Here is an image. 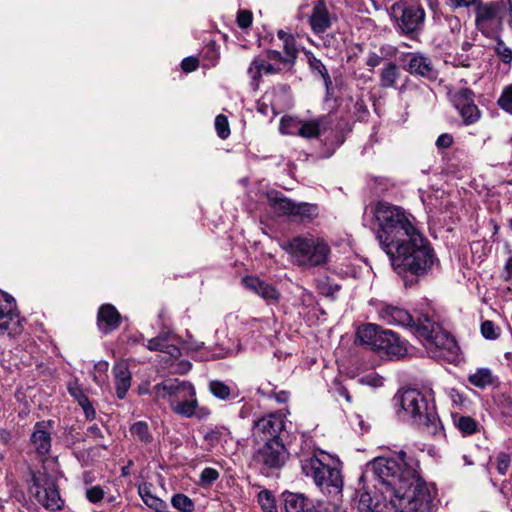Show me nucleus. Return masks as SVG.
Wrapping results in <instances>:
<instances>
[{
	"mask_svg": "<svg viewBox=\"0 0 512 512\" xmlns=\"http://www.w3.org/2000/svg\"><path fill=\"white\" fill-rule=\"evenodd\" d=\"M266 58L270 61H275L279 64H282L284 67L291 68L294 64H290L286 61L287 55L284 53L275 50V49H269L266 51Z\"/></svg>",
	"mask_w": 512,
	"mask_h": 512,
	"instance_id": "obj_49",
	"label": "nucleus"
},
{
	"mask_svg": "<svg viewBox=\"0 0 512 512\" xmlns=\"http://www.w3.org/2000/svg\"><path fill=\"white\" fill-rule=\"evenodd\" d=\"M382 60L383 58L381 56L374 52H371L367 57L366 65L369 66L370 68H375L381 64Z\"/></svg>",
	"mask_w": 512,
	"mask_h": 512,
	"instance_id": "obj_61",
	"label": "nucleus"
},
{
	"mask_svg": "<svg viewBox=\"0 0 512 512\" xmlns=\"http://www.w3.org/2000/svg\"><path fill=\"white\" fill-rule=\"evenodd\" d=\"M163 352L169 354L174 359L181 356L180 349L176 345L169 343V341L166 342Z\"/></svg>",
	"mask_w": 512,
	"mask_h": 512,
	"instance_id": "obj_60",
	"label": "nucleus"
},
{
	"mask_svg": "<svg viewBox=\"0 0 512 512\" xmlns=\"http://www.w3.org/2000/svg\"><path fill=\"white\" fill-rule=\"evenodd\" d=\"M219 478V472L211 467H206L200 473L199 484L201 486H210Z\"/></svg>",
	"mask_w": 512,
	"mask_h": 512,
	"instance_id": "obj_45",
	"label": "nucleus"
},
{
	"mask_svg": "<svg viewBox=\"0 0 512 512\" xmlns=\"http://www.w3.org/2000/svg\"><path fill=\"white\" fill-rule=\"evenodd\" d=\"M138 494L144 503L154 496L151 485L148 483H143L138 486Z\"/></svg>",
	"mask_w": 512,
	"mask_h": 512,
	"instance_id": "obj_57",
	"label": "nucleus"
},
{
	"mask_svg": "<svg viewBox=\"0 0 512 512\" xmlns=\"http://www.w3.org/2000/svg\"><path fill=\"white\" fill-rule=\"evenodd\" d=\"M360 483L374 481L381 501L388 502L396 512H434L433 499L420 478L417 464L408 461L405 453L376 457L367 463Z\"/></svg>",
	"mask_w": 512,
	"mask_h": 512,
	"instance_id": "obj_1",
	"label": "nucleus"
},
{
	"mask_svg": "<svg viewBox=\"0 0 512 512\" xmlns=\"http://www.w3.org/2000/svg\"><path fill=\"white\" fill-rule=\"evenodd\" d=\"M394 400L411 421L424 432L433 436L441 433L442 425L436 412L431 388L425 392L414 388L400 390L394 396Z\"/></svg>",
	"mask_w": 512,
	"mask_h": 512,
	"instance_id": "obj_5",
	"label": "nucleus"
},
{
	"mask_svg": "<svg viewBox=\"0 0 512 512\" xmlns=\"http://www.w3.org/2000/svg\"><path fill=\"white\" fill-rule=\"evenodd\" d=\"M373 214L379 226L376 238L385 253H390L393 245L418 231L412 222V215L399 206L378 202Z\"/></svg>",
	"mask_w": 512,
	"mask_h": 512,
	"instance_id": "obj_4",
	"label": "nucleus"
},
{
	"mask_svg": "<svg viewBox=\"0 0 512 512\" xmlns=\"http://www.w3.org/2000/svg\"><path fill=\"white\" fill-rule=\"evenodd\" d=\"M288 455L283 442L272 439L264 442L263 446L257 450L254 458L256 462L267 468L278 469L285 464Z\"/></svg>",
	"mask_w": 512,
	"mask_h": 512,
	"instance_id": "obj_13",
	"label": "nucleus"
},
{
	"mask_svg": "<svg viewBox=\"0 0 512 512\" xmlns=\"http://www.w3.org/2000/svg\"><path fill=\"white\" fill-rule=\"evenodd\" d=\"M384 330L385 329L376 324H365L357 329L356 338L361 345H364L376 352L379 340Z\"/></svg>",
	"mask_w": 512,
	"mask_h": 512,
	"instance_id": "obj_22",
	"label": "nucleus"
},
{
	"mask_svg": "<svg viewBox=\"0 0 512 512\" xmlns=\"http://www.w3.org/2000/svg\"><path fill=\"white\" fill-rule=\"evenodd\" d=\"M258 501L261 505L263 512H277L275 499L270 491H260L258 494Z\"/></svg>",
	"mask_w": 512,
	"mask_h": 512,
	"instance_id": "obj_41",
	"label": "nucleus"
},
{
	"mask_svg": "<svg viewBox=\"0 0 512 512\" xmlns=\"http://www.w3.org/2000/svg\"><path fill=\"white\" fill-rule=\"evenodd\" d=\"M506 4L503 0L480 1L474 9L475 26L484 36L494 38L503 30Z\"/></svg>",
	"mask_w": 512,
	"mask_h": 512,
	"instance_id": "obj_8",
	"label": "nucleus"
},
{
	"mask_svg": "<svg viewBox=\"0 0 512 512\" xmlns=\"http://www.w3.org/2000/svg\"><path fill=\"white\" fill-rule=\"evenodd\" d=\"M454 425L465 435H471L478 430V423L470 416H461L457 412H452Z\"/></svg>",
	"mask_w": 512,
	"mask_h": 512,
	"instance_id": "obj_31",
	"label": "nucleus"
},
{
	"mask_svg": "<svg viewBox=\"0 0 512 512\" xmlns=\"http://www.w3.org/2000/svg\"><path fill=\"white\" fill-rule=\"evenodd\" d=\"M267 396L274 397L278 403H285L289 398V394L286 391H280V392L272 391L271 393L267 394Z\"/></svg>",
	"mask_w": 512,
	"mask_h": 512,
	"instance_id": "obj_62",
	"label": "nucleus"
},
{
	"mask_svg": "<svg viewBox=\"0 0 512 512\" xmlns=\"http://www.w3.org/2000/svg\"><path fill=\"white\" fill-rule=\"evenodd\" d=\"M284 415L270 413L254 422L253 436L261 441L280 440V433L285 428Z\"/></svg>",
	"mask_w": 512,
	"mask_h": 512,
	"instance_id": "obj_14",
	"label": "nucleus"
},
{
	"mask_svg": "<svg viewBox=\"0 0 512 512\" xmlns=\"http://www.w3.org/2000/svg\"><path fill=\"white\" fill-rule=\"evenodd\" d=\"M309 24L315 34H321L330 28L331 16L324 1H317L313 6Z\"/></svg>",
	"mask_w": 512,
	"mask_h": 512,
	"instance_id": "obj_21",
	"label": "nucleus"
},
{
	"mask_svg": "<svg viewBox=\"0 0 512 512\" xmlns=\"http://www.w3.org/2000/svg\"><path fill=\"white\" fill-rule=\"evenodd\" d=\"M468 381L471 385L485 389L488 386L493 385L495 377L488 368H478L474 373L468 376Z\"/></svg>",
	"mask_w": 512,
	"mask_h": 512,
	"instance_id": "obj_29",
	"label": "nucleus"
},
{
	"mask_svg": "<svg viewBox=\"0 0 512 512\" xmlns=\"http://www.w3.org/2000/svg\"><path fill=\"white\" fill-rule=\"evenodd\" d=\"M308 62L311 70L314 73H318L322 79L324 80V83L326 86H328L331 83L330 76L328 73V70L326 69L325 65L322 63L321 60L316 58L312 53L307 54Z\"/></svg>",
	"mask_w": 512,
	"mask_h": 512,
	"instance_id": "obj_35",
	"label": "nucleus"
},
{
	"mask_svg": "<svg viewBox=\"0 0 512 512\" xmlns=\"http://www.w3.org/2000/svg\"><path fill=\"white\" fill-rule=\"evenodd\" d=\"M496 44L494 46L495 54L506 64H510L512 62V49L508 47L503 40L496 37Z\"/></svg>",
	"mask_w": 512,
	"mask_h": 512,
	"instance_id": "obj_42",
	"label": "nucleus"
},
{
	"mask_svg": "<svg viewBox=\"0 0 512 512\" xmlns=\"http://www.w3.org/2000/svg\"><path fill=\"white\" fill-rule=\"evenodd\" d=\"M171 503L174 508L182 512H192L194 510L193 501L182 493L175 494L171 499Z\"/></svg>",
	"mask_w": 512,
	"mask_h": 512,
	"instance_id": "obj_39",
	"label": "nucleus"
},
{
	"mask_svg": "<svg viewBox=\"0 0 512 512\" xmlns=\"http://www.w3.org/2000/svg\"><path fill=\"white\" fill-rule=\"evenodd\" d=\"M481 333L486 339H495L498 334L492 321H484L481 325Z\"/></svg>",
	"mask_w": 512,
	"mask_h": 512,
	"instance_id": "obj_54",
	"label": "nucleus"
},
{
	"mask_svg": "<svg viewBox=\"0 0 512 512\" xmlns=\"http://www.w3.org/2000/svg\"><path fill=\"white\" fill-rule=\"evenodd\" d=\"M454 104L466 125L473 124L480 119L481 112L474 104L472 91L468 89L459 91L454 97Z\"/></svg>",
	"mask_w": 512,
	"mask_h": 512,
	"instance_id": "obj_17",
	"label": "nucleus"
},
{
	"mask_svg": "<svg viewBox=\"0 0 512 512\" xmlns=\"http://www.w3.org/2000/svg\"><path fill=\"white\" fill-rule=\"evenodd\" d=\"M453 143V137L451 134H441L436 140V146L440 149L449 148Z\"/></svg>",
	"mask_w": 512,
	"mask_h": 512,
	"instance_id": "obj_56",
	"label": "nucleus"
},
{
	"mask_svg": "<svg viewBox=\"0 0 512 512\" xmlns=\"http://www.w3.org/2000/svg\"><path fill=\"white\" fill-rule=\"evenodd\" d=\"M298 136L303 138H316L320 135V126L316 120L302 121L299 125Z\"/></svg>",
	"mask_w": 512,
	"mask_h": 512,
	"instance_id": "obj_34",
	"label": "nucleus"
},
{
	"mask_svg": "<svg viewBox=\"0 0 512 512\" xmlns=\"http://www.w3.org/2000/svg\"><path fill=\"white\" fill-rule=\"evenodd\" d=\"M121 316L117 309L111 304H104L99 308L97 325L99 330L105 334L117 329L120 325Z\"/></svg>",
	"mask_w": 512,
	"mask_h": 512,
	"instance_id": "obj_20",
	"label": "nucleus"
},
{
	"mask_svg": "<svg viewBox=\"0 0 512 512\" xmlns=\"http://www.w3.org/2000/svg\"><path fill=\"white\" fill-rule=\"evenodd\" d=\"M237 24L240 28H248L252 24V13L248 10H240L237 14Z\"/></svg>",
	"mask_w": 512,
	"mask_h": 512,
	"instance_id": "obj_53",
	"label": "nucleus"
},
{
	"mask_svg": "<svg viewBox=\"0 0 512 512\" xmlns=\"http://www.w3.org/2000/svg\"><path fill=\"white\" fill-rule=\"evenodd\" d=\"M242 284L246 289L260 296L267 302H277L280 298V293L273 285L264 282L256 276L244 277Z\"/></svg>",
	"mask_w": 512,
	"mask_h": 512,
	"instance_id": "obj_18",
	"label": "nucleus"
},
{
	"mask_svg": "<svg viewBox=\"0 0 512 512\" xmlns=\"http://www.w3.org/2000/svg\"><path fill=\"white\" fill-rule=\"evenodd\" d=\"M293 215L311 219L317 215V206L308 203H296Z\"/></svg>",
	"mask_w": 512,
	"mask_h": 512,
	"instance_id": "obj_44",
	"label": "nucleus"
},
{
	"mask_svg": "<svg viewBox=\"0 0 512 512\" xmlns=\"http://www.w3.org/2000/svg\"><path fill=\"white\" fill-rule=\"evenodd\" d=\"M334 505L328 502H317L315 503V506L312 507L310 510L306 512H333L334 511Z\"/></svg>",
	"mask_w": 512,
	"mask_h": 512,
	"instance_id": "obj_58",
	"label": "nucleus"
},
{
	"mask_svg": "<svg viewBox=\"0 0 512 512\" xmlns=\"http://www.w3.org/2000/svg\"><path fill=\"white\" fill-rule=\"evenodd\" d=\"M272 206L274 210L278 213L284 214V215H293L295 204L291 200L287 198H281V197H275L271 198Z\"/></svg>",
	"mask_w": 512,
	"mask_h": 512,
	"instance_id": "obj_37",
	"label": "nucleus"
},
{
	"mask_svg": "<svg viewBox=\"0 0 512 512\" xmlns=\"http://www.w3.org/2000/svg\"><path fill=\"white\" fill-rule=\"evenodd\" d=\"M105 492L100 486H93L86 490V497L91 503H98L104 498Z\"/></svg>",
	"mask_w": 512,
	"mask_h": 512,
	"instance_id": "obj_51",
	"label": "nucleus"
},
{
	"mask_svg": "<svg viewBox=\"0 0 512 512\" xmlns=\"http://www.w3.org/2000/svg\"><path fill=\"white\" fill-rule=\"evenodd\" d=\"M198 407V401L195 396L185 397L178 404H176L172 410L181 416L192 417L195 414L196 408Z\"/></svg>",
	"mask_w": 512,
	"mask_h": 512,
	"instance_id": "obj_32",
	"label": "nucleus"
},
{
	"mask_svg": "<svg viewBox=\"0 0 512 512\" xmlns=\"http://www.w3.org/2000/svg\"><path fill=\"white\" fill-rule=\"evenodd\" d=\"M303 473L328 494H338L342 489V477L339 469L326 465L317 456L312 455L301 460Z\"/></svg>",
	"mask_w": 512,
	"mask_h": 512,
	"instance_id": "obj_7",
	"label": "nucleus"
},
{
	"mask_svg": "<svg viewBox=\"0 0 512 512\" xmlns=\"http://www.w3.org/2000/svg\"><path fill=\"white\" fill-rule=\"evenodd\" d=\"M388 506V502L381 501L378 496L372 497L368 491L359 493L358 512H383Z\"/></svg>",
	"mask_w": 512,
	"mask_h": 512,
	"instance_id": "obj_25",
	"label": "nucleus"
},
{
	"mask_svg": "<svg viewBox=\"0 0 512 512\" xmlns=\"http://www.w3.org/2000/svg\"><path fill=\"white\" fill-rule=\"evenodd\" d=\"M497 105L505 112L512 114V84L503 88L497 100Z\"/></svg>",
	"mask_w": 512,
	"mask_h": 512,
	"instance_id": "obj_40",
	"label": "nucleus"
},
{
	"mask_svg": "<svg viewBox=\"0 0 512 512\" xmlns=\"http://www.w3.org/2000/svg\"><path fill=\"white\" fill-rule=\"evenodd\" d=\"M390 16L401 33L410 35L419 32L424 24L425 12L422 7L404 1L394 3L390 8Z\"/></svg>",
	"mask_w": 512,
	"mask_h": 512,
	"instance_id": "obj_9",
	"label": "nucleus"
},
{
	"mask_svg": "<svg viewBox=\"0 0 512 512\" xmlns=\"http://www.w3.org/2000/svg\"><path fill=\"white\" fill-rule=\"evenodd\" d=\"M130 431L143 443H150L153 439L146 422L138 421L134 423L131 426Z\"/></svg>",
	"mask_w": 512,
	"mask_h": 512,
	"instance_id": "obj_38",
	"label": "nucleus"
},
{
	"mask_svg": "<svg viewBox=\"0 0 512 512\" xmlns=\"http://www.w3.org/2000/svg\"><path fill=\"white\" fill-rule=\"evenodd\" d=\"M301 120L291 116H283L280 121L279 130L285 135H297Z\"/></svg>",
	"mask_w": 512,
	"mask_h": 512,
	"instance_id": "obj_36",
	"label": "nucleus"
},
{
	"mask_svg": "<svg viewBox=\"0 0 512 512\" xmlns=\"http://www.w3.org/2000/svg\"><path fill=\"white\" fill-rule=\"evenodd\" d=\"M11 439V432L3 427H0V443L8 444L11 441Z\"/></svg>",
	"mask_w": 512,
	"mask_h": 512,
	"instance_id": "obj_64",
	"label": "nucleus"
},
{
	"mask_svg": "<svg viewBox=\"0 0 512 512\" xmlns=\"http://www.w3.org/2000/svg\"><path fill=\"white\" fill-rule=\"evenodd\" d=\"M386 254L399 274L423 276L436 261L433 248L419 230L393 245V250Z\"/></svg>",
	"mask_w": 512,
	"mask_h": 512,
	"instance_id": "obj_3",
	"label": "nucleus"
},
{
	"mask_svg": "<svg viewBox=\"0 0 512 512\" xmlns=\"http://www.w3.org/2000/svg\"><path fill=\"white\" fill-rule=\"evenodd\" d=\"M32 493L36 500L47 510L58 511L64 506L54 479L46 473L33 475Z\"/></svg>",
	"mask_w": 512,
	"mask_h": 512,
	"instance_id": "obj_10",
	"label": "nucleus"
},
{
	"mask_svg": "<svg viewBox=\"0 0 512 512\" xmlns=\"http://www.w3.org/2000/svg\"><path fill=\"white\" fill-rule=\"evenodd\" d=\"M53 421L43 420L35 423L30 436V444L34 451L40 455H47L52 446Z\"/></svg>",
	"mask_w": 512,
	"mask_h": 512,
	"instance_id": "obj_16",
	"label": "nucleus"
},
{
	"mask_svg": "<svg viewBox=\"0 0 512 512\" xmlns=\"http://www.w3.org/2000/svg\"><path fill=\"white\" fill-rule=\"evenodd\" d=\"M87 436L92 438H102V431L98 425L94 424L87 429Z\"/></svg>",
	"mask_w": 512,
	"mask_h": 512,
	"instance_id": "obj_63",
	"label": "nucleus"
},
{
	"mask_svg": "<svg viewBox=\"0 0 512 512\" xmlns=\"http://www.w3.org/2000/svg\"><path fill=\"white\" fill-rule=\"evenodd\" d=\"M69 394L78 402V404L83 409L85 416L87 419H94L96 412L89 401L88 397L83 392L81 386L77 381H70L67 386Z\"/></svg>",
	"mask_w": 512,
	"mask_h": 512,
	"instance_id": "obj_24",
	"label": "nucleus"
},
{
	"mask_svg": "<svg viewBox=\"0 0 512 512\" xmlns=\"http://www.w3.org/2000/svg\"><path fill=\"white\" fill-rule=\"evenodd\" d=\"M479 0H446L447 5L453 10L459 8H470L472 6H477Z\"/></svg>",
	"mask_w": 512,
	"mask_h": 512,
	"instance_id": "obj_52",
	"label": "nucleus"
},
{
	"mask_svg": "<svg viewBox=\"0 0 512 512\" xmlns=\"http://www.w3.org/2000/svg\"><path fill=\"white\" fill-rule=\"evenodd\" d=\"M378 318L388 325L409 328L420 339L431 358L454 363L458 360L459 346L442 326L429 315L422 314L414 320L410 313L401 307L379 300H370Z\"/></svg>",
	"mask_w": 512,
	"mask_h": 512,
	"instance_id": "obj_2",
	"label": "nucleus"
},
{
	"mask_svg": "<svg viewBox=\"0 0 512 512\" xmlns=\"http://www.w3.org/2000/svg\"><path fill=\"white\" fill-rule=\"evenodd\" d=\"M407 70L411 74L426 77L428 79L436 77V71L431 60L420 53H410L407 56Z\"/></svg>",
	"mask_w": 512,
	"mask_h": 512,
	"instance_id": "obj_19",
	"label": "nucleus"
},
{
	"mask_svg": "<svg viewBox=\"0 0 512 512\" xmlns=\"http://www.w3.org/2000/svg\"><path fill=\"white\" fill-rule=\"evenodd\" d=\"M293 262L301 266L316 267L326 264L330 257V247L319 237H295L286 247Z\"/></svg>",
	"mask_w": 512,
	"mask_h": 512,
	"instance_id": "obj_6",
	"label": "nucleus"
},
{
	"mask_svg": "<svg viewBox=\"0 0 512 512\" xmlns=\"http://www.w3.org/2000/svg\"><path fill=\"white\" fill-rule=\"evenodd\" d=\"M145 504L154 512H170L168 505L155 495L146 501Z\"/></svg>",
	"mask_w": 512,
	"mask_h": 512,
	"instance_id": "obj_50",
	"label": "nucleus"
},
{
	"mask_svg": "<svg viewBox=\"0 0 512 512\" xmlns=\"http://www.w3.org/2000/svg\"><path fill=\"white\" fill-rule=\"evenodd\" d=\"M278 38L283 42V51L287 55L286 61L290 64H295L298 56V49L296 47V40L294 36L284 30L277 32Z\"/></svg>",
	"mask_w": 512,
	"mask_h": 512,
	"instance_id": "obj_28",
	"label": "nucleus"
},
{
	"mask_svg": "<svg viewBox=\"0 0 512 512\" xmlns=\"http://www.w3.org/2000/svg\"><path fill=\"white\" fill-rule=\"evenodd\" d=\"M511 458L510 455L505 452H499L496 455V469L499 474L505 475L510 466Z\"/></svg>",
	"mask_w": 512,
	"mask_h": 512,
	"instance_id": "obj_48",
	"label": "nucleus"
},
{
	"mask_svg": "<svg viewBox=\"0 0 512 512\" xmlns=\"http://www.w3.org/2000/svg\"><path fill=\"white\" fill-rule=\"evenodd\" d=\"M399 76V67L394 62H388L380 72V86L382 88L394 87Z\"/></svg>",
	"mask_w": 512,
	"mask_h": 512,
	"instance_id": "obj_30",
	"label": "nucleus"
},
{
	"mask_svg": "<svg viewBox=\"0 0 512 512\" xmlns=\"http://www.w3.org/2000/svg\"><path fill=\"white\" fill-rule=\"evenodd\" d=\"M115 389L119 399H124L131 387L132 375L125 362H118L113 367Z\"/></svg>",
	"mask_w": 512,
	"mask_h": 512,
	"instance_id": "obj_23",
	"label": "nucleus"
},
{
	"mask_svg": "<svg viewBox=\"0 0 512 512\" xmlns=\"http://www.w3.org/2000/svg\"><path fill=\"white\" fill-rule=\"evenodd\" d=\"M21 330V319L14 298L0 291V333L14 336Z\"/></svg>",
	"mask_w": 512,
	"mask_h": 512,
	"instance_id": "obj_12",
	"label": "nucleus"
},
{
	"mask_svg": "<svg viewBox=\"0 0 512 512\" xmlns=\"http://www.w3.org/2000/svg\"><path fill=\"white\" fill-rule=\"evenodd\" d=\"M284 506L286 512H306L315 506L304 495L299 493H285Z\"/></svg>",
	"mask_w": 512,
	"mask_h": 512,
	"instance_id": "obj_26",
	"label": "nucleus"
},
{
	"mask_svg": "<svg viewBox=\"0 0 512 512\" xmlns=\"http://www.w3.org/2000/svg\"><path fill=\"white\" fill-rule=\"evenodd\" d=\"M446 394L455 408H463L466 406L467 398L456 388H447Z\"/></svg>",
	"mask_w": 512,
	"mask_h": 512,
	"instance_id": "obj_46",
	"label": "nucleus"
},
{
	"mask_svg": "<svg viewBox=\"0 0 512 512\" xmlns=\"http://www.w3.org/2000/svg\"><path fill=\"white\" fill-rule=\"evenodd\" d=\"M171 337L170 333H161L157 337L148 340L146 347L150 351L163 352L166 342L170 341Z\"/></svg>",
	"mask_w": 512,
	"mask_h": 512,
	"instance_id": "obj_43",
	"label": "nucleus"
},
{
	"mask_svg": "<svg viewBox=\"0 0 512 512\" xmlns=\"http://www.w3.org/2000/svg\"><path fill=\"white\" fill-rule=\"evenodd\" d=\"M446 21L452 33L457 34L460 32L462 24L457 16H448L446 17Z\"/></svg>",
	"mask_w": 512,
	"mask_h": 512,
	"instance_id": "obj_59",
	"label": "nucleus"
},
{
	"mask_svg": "<svg viewBox=\"0 0 512 512\" xmlns=\"http://www.w3.org/2000/svg\"><path fill=\"white\" fill-rule=\"evenodd\" d=\"M280 71V67H277L261 58H255L248 68V74L255 83L258 82L262 74H277Z\"/></svg>",
	"mask_w": 512,
	"mask_h": 512,
	"instance_id": "obj_27",
	"label": "nucleus"
},
{
	"mask_svg": "<svg viewBox=\"0 0 512 512\" xmlns=\"http://www.w3.org/2000/svg\"><path fill=\"white\" fill-rule=\"evenodd\" d=\"M199 66V60L196 57H186L181 62V68L183 71L189 73L195 71Z\"/></svg>",
	"mask_w": 512,
	"mask_h": 512,
	"instance_id": "obj_55",
	"label": "nucleus"
},
{
	"mask_svg": "<svg viewBox=\"0 0 512 512\" xmlns=\"http://www.w3.org/2000/svg\"><path fill=\"white\" fill-rule=\"evenodd\" d=\"M376 353L390 360L402 359L408 353L407 342L400 339L395 332L385 329L382 332Z\"/></svg>",
	"mask_w": 512,
	"mask_h": 512,
	"instance_id": "obj_15",
	"label": "nucleus"
},
{
	"mask_svg": "<svg viewBox=\"0 0 512 512\" xmlns=\"http://www.w3.org/2000/svg\"><path fill=\"white\" fill-rule=\"evenodd\" d=\"M215 129L221 139H226L230 135L229 123L226 116L222 114L216 116Z\"/></svg>",
	"mask_w": 512,
	"mask_h": 512,
	"instance_id": "obj_47",
	"label": "nucleus"
},
{
	"mask_svg": "<svg viewBox=\"0 0 512 512\" xmlns=\"http://www.w3.org/2000/svg\"><path fill=\"white\" fill-rule=\"evenodd\" d=\"M209 391L220 400H228L237 397V394H233L232 389L228 385L219 380L209 382Z\"/></svg>",
	"mask_w": 512,
	"mask_h": 512,
	"instance_id": "obj_33",
	"label": "nucleus"
},
{
	"mask_svg": "<svg viewBox=\"0 0 512 512\" xmlns=\"http://www.w3.org/2000/svg\"><path fill=\"white\" fill-rule=\"evenodd\" d=\"M151 395L157 402L166 400L172 409L185 397L195 396V387L187 381L168 379L153 386Z\"/></svg>",
	"mask_w": 512,
	"mask_h": 512,
	"instance_id": "obj_11",
	"label": "nucleus"
}]
</instances>
